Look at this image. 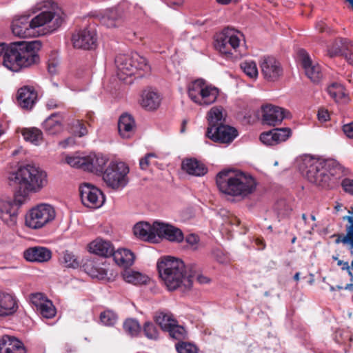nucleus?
<instances>
[{"label":"nucleus","mask_w":353,"mask_h":353,"mask_svg":"<svg viewBox=\"0 0 353 353\" xmlns=\"http://www.w3.org/2000/svg\"><path fill=\"white\" fill-rule=\"evenodd\" d=\"M47 174L39 168L32 165L20 166L16 172L9 174L8 181L10 185H16L19 191L14 194L13 200L0 201V217L8 225L14 224L17 221L18 208L26 201L30 192H37L47 183Z\"/></svg>","instance_id":"obj_1"},{"label":"nucleus","mask_w":353,"mask_h":353,"mask_svg":"<svg viewBox=\"0 0 353 353\" xmlns=\"http://www.w3.org/2000/svg\"><path fill=\"white\" fill-rule=\"evenodd\" d=\"M46 6H49L50 9L42 11L30 21L27 15L14 19L11 25L12 33L19 37H30L34 34V28L48 23V32L57 30L63 22L64 13L54 2L47 1Z\"/></svg>","instance_id":"obj_2"},{"label":"nucleus","mask_w":353,"mask_h":353,"mask_svg":"<svg viewBox=\"0 0 353 353\" xmlns=\"http://www.w3.org/2000/svg\"><path fill=\"white\" fill-rule=\"evenodd\" d=\"M41 48V43L37 40L15 42L9 46L0 43V57L3 56V63L5 67L12 71L18 72L39 62L37 51Z\"/></svg>","instance_id":"obj_3"},{"label":"nucleus","mask_w":353,"mask_h":353,"mask_svg":"<svg viewBox=\"0 0 353 353\" xmlns=\"http://www.w3.org/2000/svg\"><path fill=\"white\" fill-rule=\"evenodd\" d=\"M157 270L169 290L181 289L184 292L191 289L194 272L181 260L171 256L161 258L157 262Z\"/></svg>","instance_id":"obj_4"},{"label":"nucleus","mask_w":353,"mask_h":353,"mask_svg":"<svg viewBox=\"0 0 353 353\" xmlns=\"http://www.w3.org/2000/svg\"><path fill=\"white\" fill-rule=\"evenodd\" d=\"M307 180L323 188H330L336 183L339 167L332 160L305 157L299 166Z\"/></svg>","instance_id":"obj_5"},{"label":"nucleus","mask_w":353,"mask_h":353,"mask_svg":"<svg viewBox=\"0 0 353 353\" xmlns=\"http://www.w3.org/2000/svg\"><path fill=\"white\" fill-rule=\"evenodd\" d=\"M216 183L221 192L241 198L252 194L257 185L256 179L250 174L230 170L219 172L216 176Z\"/></svg>","instance_id":"obj_6"},{"label":"nucleus","mask_w":353,"mask_h":353,"mask_svg":"<svg viewBox=\"0 0 353 353\" xmlns=\"http://www.w3.org/2000/svg\"><path fill=\"white\" fill-rule=\"evenodd\" d=\"M239 32L229 27L215 35L214 47L225 58H239L243 55L240 50Z\"/></svg>","instance_id":"obj_7"},{"label":"nucleus","mask_w":353,"mask_h":353,"mask_svg":"<svg viewBox=\"0 0 353 353\" xmlns=\"http://www.w3.org/2000/svg\"><path fill=\"white\" fill-rule=\"evenodd\" d=\"M117 76L119 79L125 80V77L132 76L137 70H143L145 73L150 71V66L146 59L134 52L130 54H119L115 58Z\"/></svg>","instance_id":"obj_8"},{"label":"nucleus","mask_w":353,"mask_h":353,"mask_svg":"<svg viewBox=\"0 0 353 353\" xmlns=\"http://www.w3.org/2000/svg\"><path fill=\"white\" fill-rule=\"evenodd\" d=\"M56 216L54 208L42 203L32 208L26 216V225L32 229H39L52 221Z\"/></svg>","instance_id":"obj_9"},{"label":"nucleus","mask_w":353,"mask_h":353,"mask_svg":"<svg viewBox=\"0 0 353 353\" xmlns=\"http://www.w3.org/2000/svg\"><path fill=\"white\" fill-rule=\"evenodd\" d=\"M129 168L123 162H111L103 174V179L113 189L123 188L128 183Z\"/></svg>","instance_id":"obj_10"},{"label":"nucleus","mask_w":353,"mask_h":353,"mask_svg":"<svg viewBox=\"0 0 353 353\" xmlns=\"http://www.w3.org/2000/svg\"><path fill=\"white\" fill-rule=\"evenodd\" d=\"M259 66L263 79L268 82H276L283 76L284 70L282 64L274 57L261 58Z\"/></svg>","instance_id":"obj_11"},{"label":"nucleus","mask_w":353,"mask_h":353,"mask_svg":"<svg viewBox=\"0 0 353 353\" xmlns=\"http://www.w3.org/2000/svg\"><path fill=\"white\" fill-rule=\"evenodd\" d=\"M238 136L237 130L232 126L220 124L214 128L208 127L206 137L216 143L229 144Z\"/></svg>","instance_id":"obj_12"},{"label":"nucleus","mask_w":353,"mask_h":353,"mask_svg":"<svg viewBox=\"0 0 353 353\" xmlns=\"http://www.w3.org/2000/svg\"><path fill=\"white\" fill-rule=\"evenodd\" d=\"M97 34L95 28L90 26L74 34L72 37L76 48L84 50L95 49L97 46Z\"/></svg>","instance_id":"obj_13"},{"label":"nucleus","mask_w":353,"mask_h":353,"mask_svg":"<svg viewBox=\"0 0 353 353\" xmlns=\"http://www.w3.org/2000/svg\"><path fill=\"white\" fill-rule=\"evenodd\" d=\"M80 196L82 203L90 208H97L103 202L102 192L90 183H83L79 187Z\"/></svg>","instance_id":"obj_14"},{"label":"nucleus","mask_w":353,"mask_h":353,"mask_svg":"<svg viewBox=\"0 0 353 353\" xmlns=\"http://www.w3.org/2000/svg\"><path fill=\"white\" fill-rule=\"evenodd\" d=\"M154 229L157 236L170 242L181 243L184 240L181 230L172 225L157 221L154 222Z\"/></svg>","instance_id":"obj_15"},{"label":"nucleus","mask_w":353,"mask_h":353,"mask_svg":"<svg viewBox=\"0 0 353 353\" xmlns=\"http://www.w3.org/2000/svg\"><path fill=\"white\" fill-rule=\"evenodd\" d=\"M298 57L306 76L314 83H319L323 77L321 66L314 63L308 53L303 49L298 51Z\"/></svg>","instance_id":"obj_16"},{"label":"nucleus","mask_w":353,"mask_h":353,"mask_svg":"<svg viewBox=\"0 0 353 353\" xmlns=\"http://www.w3.org/2000/svg\"><path fill=\"white\" fill-rule=\"evenodd\" d=\"M289 114L282 108L267 104L262 106V122L264 125L275 126L281 123Z\"/></svg>","instance_id":"obj_17"},{"label":"nucleus","mask_w":353,"mask_h":353,"mask_svg":"<svg viewBox=\"0 0 353 353\" xmlns=\"http://www.w3.org/2000/svg\"><path fill=\"white\" fill-rule=\"evenodd\" d=\"M37 100V92L32 86L19 88L17 94V104L23 109L31 110Z\"/></svg>","instance_id":"obj_18"},{"label":"nucleus","mask_w":353,"mask_h":353,"mask_svg":"<svg viewBox=\"0 0 353 353\" xmlns=\"http://www.w3.org/2000/svg\"><path fill=\"white\" fill-rule=\"evenodd\" d=\"M0 353H26V350L17 338L4 335L0 339Z\"/></svg>","instance_id":"obj_19"},{"label":"nucleus","mask_w":353,"mask_h":353,"mask_svg":"<svg viewBox=\"0 0 353 353\" xmlns=\"http://www.w3.org/2000/svg\"><path fill=\"white\" fill-rule=\"evenodd\" d=\"M99 17L100 23L109 28L120 26L123 22L121 13L114 8L103 11Z\"/></svg>","instance_id":"obj_20"},{"label":"nucleus","mask_w":353,"mask_h":353,"mask_svg":"<svg viewBox=\"0 0 353 353\" xmlns=\"http://www.w3.org/2000/svg\"><path fill=\"white\" fill-rule=\"evenodd\" d=\"M24 258L31 262H46L52 257L51 251L44 247H32L25 250Z\"/></svg>","instance_id":"obj_21"},{"label":"nucleus","mask_w":353,"mask_h":353,"mask_svg":"<svg viewBox=\"0 0 353 353\" xmlns=\"http://www.w3.org/2000/svg\"><path fill=\"white\" fill-rule=\"evenodd\" d=\"M161 100V97L157 92L147 89L142 92L140 104L147 110H154L159 107Z\"/></svg>","instance_id":"obj_22"},{"label":"nucleus","mask_w":353,"mask_h":353,"mask_svg":"<svg viewBox=\"0 0 353 353\" xmlns=\"http://www.w3.org/2000/svg\"><path fill=\"white\" fill-rule=\"evenodd\" d=\"M89 250L91 252L104 257L112 256L114 248L109 241L102 239H97L89 244Z\"/></svg>","instance_id":"obj_23"},{"label":"nucleus","mask_w":353,"mask_h":353,"mask_svg":"<svg viewBox=\"0 0 353 353\" xmlns=\"http://www.w3.org/2000/svg\"><path fill=\"white\" fill-rule=\"evenodd\" d=\"M181 168L188 174L202 176L208 172L207 167L196 159H187L182 161Z\"/></svg>","instance_id":"obj_24"},{"label":"nucleus","mask_w":353,"mask_h":353,"mask_svg":"<svg viewBox=\"0 0 353 353\" xmlns=\"http://www.w3.org/2000/svg\"><path fill=\"white\" fill-rule=\"evenodd\" d=\"M15 297L11 294L0 291V316L14 313L17 310Z\"/></svg>","instance_id":"obj_25"},{"label":"nucleus","mask_w":353,"mask_h":353,"mask_svg":"<svg viewBox=\"0 0 353 353\" xmlns=\"http://www.w3.org/2000/svg\"><path fill=\"white\" fill-rule=\"evenodd\" d=\"M45 132L49 134H57L63 130V117L59 113L49 116L42 124Z\"/></svg>","instance_id":"obj_26"},{"label":"nucleus","mask_w":353,"mask_h":353,"mask_svg":"<svg viewBox=\"0 0 353 353\" xmlns=\"http://www.w3.org/2000/svg\"><path fill=\"white\" fill-rule=\"evenodd\" d=\"M85 170L92 172L103 173L105 171V166L108 161L107 157L102 154H91L87 156Z\"/></svg>","instance_id":"obj_27"},{"label":"nucleus","mask_w":353,"mask_h":353,"mask_svg":"<svg viewBox=\"0 0 353 353\" xmlns=\"http://www.w3.org/2000/svg\"><path fill=\"white\" fill-rule=\"evenodd\" d=\"M133 232L135 236L144 241H153L157 236L154 223L151 225L146 222H139L134 226Z\"/></svg>","instance_id":"obj_28"},{"label":"nucleus","mask_w":353,"mask_h":353,"mask_svg":"<svg viewBox=\"0 0 353 353\" xmlns=\"http://www.w3.org/2000/svg\"><path fill=\"white\" fill-rule=\"evenodd\" d=\"M135 123L133 117L128 114H123L118 121V130L121 137L128 139L134 134Z\"/></svg>","instance_id":"obj_29"},{"label":"nucleus","mask_w":353,"mask_h":353,"mask_svg":"<svg viewBox=\"0 0 353 353\" xmlns=\"http://www.w3.org/2000/svg\"><path fill=\"white\" fill-rule=\"evenodd\" d=\"M115 263L124 268L132 265L134 261V254L128 249H118L112 254Z\"/></svg>","instance_id":"obj_30"},{"label":"nucleus","mask_w":353,"mask_h":353,"mask_svg":"<svg viewBox=\"0 0 353 353\" xmlns=\"http://www.w3.org/2000/svg\"><path fill=\"white\" fill-rule=\"evenodd\" d=\"M83 268L85 272L93 278L103 279L107 275L106 270L101 267V265L94 260H87L83 265Z\"/></svg>","instance_id":"obj_31"},{"label":"nucleus","mask_w":353,"mask_h":353,"mask_svg":"<svg viewBox=\"0 0 353 353\" xmlns=\"http://www.w3.org/2000/svg\"><path fill=\"white\" fill-rule=\"evenodd\" d=\"M343 220L348 222L345 226L346 234L342 233L334 234V236L336 237L335 243L350 245V248L353 249V216H343Z\"/></svg>","instance_id":"obj_32"},{"label":"nucleus","mask_w":353,"mask_h":353,"mask_svg":"<svg viewBox=\"0 0 353 353\" xmlns=\"http://www.w3.org/2000/svg\"><path fill=\"white\" fill-rule=\"evenodd\" d=\"M350 41L347 39H336L328 48V54L330 57L343 55L345 57V51L347 50Z\"/></svg>","instance_id":"obj_33"},{"label":"nucleus","mask_w":353,"mask_h":353,"mask_svg":"<svg viewBox=\"0 0 353 353\" xmlns=\"http://www.w3.org/2000/svg\"><path fill=\"white\" fill-rule=\"evenodd\" d=\"M21 134L26 141L35 145H39L43 140V132L37 128H23Z\"/></svg>","instance_id":"obj_34"},{"label":"nucleus","mask_w":353,"mask_h":353,"mask_svg":"<svg viewBox=\"0 0 353 353\" xmlns=\"http://www.w3.org/2000/svg\"><path fill=\"white\" fill-rule=\"evenodd\" d=\"M208 127H216L223 124L225 119L223 117V108L214 106L208 113Z\"/></svg>","instance_id":"obj_35"},{"label":"nucleus","mask_w":353,"mask_h":353,"mask_svg":"<svg viewBox=\"0 0 353 353\" xmlns=\"http://www.w3.org/2000/svg\"><path fill=\"white\" fill-rule=\"evenodd\" d=\"M154 321L163 330L165 331L172 323H175L176 319L170 312L159 311L156 312Z\"/></svg>","instance_id":"obj_36"},{"label":"nucleus","mask_w":353,"mask_h":353,"mask_svg":"<svg viewBox=\"0 0 353 353\" xmlns=\"http://www.w3.org/2000/svg\"><path fill=\"white\" fill-rule=\"evenodd\" d=\"M219 94V89L211 85L205 87L203 97L199 103V105H209L214 103Z\"/></svg>","instance_id":"obj_37"},{"label":"nucleus","mask_w":353,"mask_h":353,"mask_svg":"<svg viewBox=\"0 0 353 353\" xmlns=\"http://www.w3.org/2000/svg\"><path fill=\"white\" fill-rule=\"evenodd\" d=\"M123 277L126 282L134 285L145 283L147 281V277L143 274L131 270H125L123 273Z\"/></svg>","instance_id":"obj_38"},{"label":"nucleus","mask_w":353,"mask_h":353,"mask_svg":"<svg viewBox=\"0 0 353 353\" xmlns=\"http://www.w3.org/2000/svg\"><path fill=\"white\" fill-rule=\"evenodd\" d=\"M61 263L66 268H78L81 265V263L78 258L68 250L63 252L61 258Z\"/></svg>","instance_id":"obj_39"},{"label":"nucleus","mask_w":353,"mask_h":353,"mask_svg":"<svg viewBox=\"0 0 353 353\" xmlns=\"http://www.w3.org/2000/svg\"><path fill=\"white\" fill-rule=\"evenodd\" d=\"M41 316L46 319H51L56 314V309L52 304V302L49 300H46L39 305L37 308Z\"/></svg>","instance_id":"obj_40"},{"label":"nucleus","mask_w":353,"mask_h":353,"mask_svg":"<svg viewBox=\"0 0 353 353\" xmlns=\"http://www.w3.org/2000/svg\"><path fill=\"white\" fill-rule=\"evenodd\" d=\"M327 91L329 95L336 102L345 97L343 87L337 83H333L328 86Z\"/></svg>","instance_id":"obj_41"},{"label":"nucleus","mask_w":353,"mask_h":353,"mask_svg":"<svg viewBox=\"0 0 353 353\" xmlns=\"http://www.w3.org/2000/svg\"><path fill=\"white\" fill-rule=\"evenodd\" d=\"M165 331L169 333L171 338L176 340H183L185 337V330L183 326L178 325V322L176 320L175 323H172L170 327L168 328Z\"/></svg>","instance_id":"obj_42"},{"label":"nucleus","mask_w":353,"mask_h":353,"mask_svg":"<svg viewBox=\"0 0 353 353\" xmlns=\"http://www.w3.org/2000/svg\"><path fill=\"white\" fill-rule=\"evenodd\" d=\"M202 85H203V79H198L194 81H192L188 85V94L192 101H196V99H198L199 90Z\"/></svg>","instance_id":"obj_43"},{"label":"nucleus","mask_w":353,"mask_h":353,"mask_svg":"<svg viewBox=\"0 0 353 353\" xmlns=\"http://www.w3.org/2000/svg\"><path fill=\"white\" fill-rule=\"evenodd\" d=\"M123 329L130 335L137 336L141 332V325L136 319H128L123 323Z\"/></svg>","instance_id":"obj_44"},{"label":"nucleus","mask_w":353,"mask_h":353,"mask_svg":"<svg viewBox=\"0 0 353 353\" xmlns=\"http://www.w3.org/2000/svg\"><path fill=\"white\" fill-rule=\"evenodd\" d=\"M243 72L251 79H255L258 76V69L255 62L252 61H245L240 64Z\"/></svg>","instance_id":"obj_45"},{"label":"nucleus","mask_w":353,"mask_h":353,"mask_svg":"<svg viewBox=\"0 0 353 353\" xmlns=\"http://www.w3.org/2000/svg\"><path fill=\"white\" fill-rule=\"evenodd\" d=\"M87 157L68 156L65 157L66 163L72 167L81 168L85 170Z\"/></svg>","instance_id":"obj_46"},{"label":"nucleus","mask_w":353,"mask_h":353,"mask_svg":"<svg viewBox=\"0 0 353 353\" xmlns=\"http://www.w3.org/2000/svg\"><path fill=\"white\" fill-rule=\"evenodd\" d=\"M273 132L276 144L286 141L292 134V130L289 128H274Z\"/></svg>","instance_id":"obj_47"},{"label":"nucleus","mask_w":353,"mask_h":353,"mask_svg":"<svg viewBox=\"0 0 353 353\" xmlns=\"http://www.w3.org/2000/svg\"><path fill=\"white\" fill-rule=\"evenodd\" d=\"M143 333L145 336L150 339H157L158 337V330L151 322H146L143 325Z\"/></svg>","instance_id":"obj_48"},{"label":"nucleus","mask_w":353,"mask_h":353,"mask_svg":"<svg viewBox=\"0 0 353 353\" xmlns=\"http://www.w3.org/2000/svg\"><path fill=\"white\" fill-rule=\"evenodd\" d=\"M101 321L106 325H112L117 321V315L110 310H106L100 314Z\"/></svg>","instance_id":"obj_49"},{"label":"nucleus","mask_w":353,"mask_h":353,"mask_svg":"<svg viewBox=\"0 0 353 353\" xmlns=\"http://www.w3.org/2000/svg\"><path fill=\"white\" fill-rule=\"evenodd\" d=\"M178 353H197V348L190 343L180 342L176 344Z\"/></svg>","instance_id":"obj_50"},{"label":"nucleus","mask_w":353,"mask_h":353,"mask_svg":"<svg viewBox=\"0 0 353 353\" xmlns=\"http://www.w3.org/2000/svg\"><path fill=\"white\" fill-rule=\"evenodd\" d=\"M274 136L273 130H272L268 132L261 133L260 135V140L263 143L267 145H276Z\"/></svg>","instance_id":"obj_51"},{"label":"nucleus","mask_w":353,"mask_h":353,"mask_svg":"<svg viewBox=\"0 0 353 353\" xmlns=\"http://www.w3.org/2000/svg\"><path fill=\"white\" fill-rule=\"evenodd\" d=\"M156 158V155L154 153H148L145 156L141 158L139 161V166L141 170H147L151 163V159Z\"/></svg>","instance_id":"obj_52"},{"label":"nucleus","mask_w":353,"mask_h":353,"mask_svg":"<svg viewBox=\"0 0 353 353\" xmlns=\"http://www.w3.org/2000/svg\"><path fill=\"white\" fill-rule=\"evenodd\" d=\"M341 185L345 192L353 195V179H344L342 181Z\"/></svg>","instance_id":"obj_53"},{"label":"nucleus","mask_w":353,"mask_h":353,"mask_svg":"<svg viewBox=\"0 0 353 353\" xmlns=\"http://www.w3.org/2000/svg\"><path fill=\"white\" fill-rule=\"evenodd\" d=\"M185 241L191 245L194 250L197 248V244L199 242V237L195 234H190L185 237Z\"/></svg>","instance_id":"obj_54"},{"label":"nucleus","mask_w":353,"mask_h":353,"mask_svg":"<svg viewBox=\"0 0 353 353\" xmlns=\"http://www.w3.org/2000/svg\"><path fill=\"white\" fill-rule=\"evenodd\" d=\"M30 301L33 305H34L37 308L39 307L40 304H42L43 301L46 300L43 299V295L41 293L32 294L30 296Z\"/></svg>","instance_id":"obj_55"},{"label":"nucleus","mask_w":353,"mask_h":353,"mask_svg":"<svg viewBox=\"0 0 353 353\" xmlns=\"http://www.w3.org/2000/svg\"><path fill=\"white\" fill-rule=\"evenodd\" d=\"M342 130L347 138L353 139V121L343 125Z\"/></svg>","instance_id":"obj_56"},{"label":"nucleus","mask_w":353,"mask_h":353,"mask_svg":"<svg viewBox=\"0 0 353 353\" xmlns=\"http://www.w3.org/2000/svg\"><path fill=\"white\" fill-rule=\"evenodd\" d=\"M345 58L347 61L353 65V42H350L349 44L347 50L345 51Z\"/></svg>","instance_id":"obj_57"},{"label":"nucleus","mask_w":353,"mask_h":353,"mask_svg":"<svg viewBox=\"0 0 353 353\" xmlns=\"http://www.w3.org/2000/svg\"><path fill=\"white\" fill-rule=\"evenodd\" d=\"M318 119L320 121L325 122L330 119V114L326 110H319L318 112Z\"/></svg>","instance_id":"obj_58"},{"label":"nucleus","mask_w":353,"mask_h":353,"mask_svg":"<svg viewBox=\"0 0 353 353\" xmlns=\"http://www.w3.org/2000/svg\"><path fill=\"white\" fill-rule=\"evenodd\" d=\"M207 85H208V84H207L206 81L203 79V85L201 86L200 89L199 90L198 99H196V101H193V102L199 105L201 97H203L205 87H207Z\"/></svg>","instance_id":"obj_59"},{"label":"nucleus","mask_w":353,"mask_h":353,"mask_svg":"<svg viewBox=\"0 0 353 353\" xmlns=\"http://www.w3.org/2000/svg\"><path fill=\"white\" fill-rule=\"evenodd\" d=\"M327 25L325 24V22H323L322 21H320L317 22L316 24V29L319 32H326L327 31Z\"/></svg>","instance_id":"obj_60"},{"label":"nucleus","mask_w":353,"mask_h":353,"mask_svg":"<svg viewBox=\"0 0 353 353\" xmlns=\"http://www.w3.org/2000/svg\"><path fill=\"white\" fill-rule=\"evenodd\" d=\"M196 281L201 284H205L208 283L210 281V279L205 276L199 274L196 276Z\"/></svg>","instance_id":"obj_61"},{"label":"nucleus","mask_w":353,"mask_h":353,"mask_svg":"<svg viewBox=\"0 0 353 353\" xmlns=\"http://www.w3.org/2000/svg\"><path fill=\"white\" fill-rule=\"evenodd\" d=\"M57 63H54V62H51V63H48V72L52 74H54L56 73L57 72Z\"/></svg>","instance_id":"obj_62"},{"label":"nucleus","mask_w":353,"mask_h":353,"mask_svg":"<svg viewBox=\"0 0 353 353\" xmlns=\"http://www.w3.org/2000/svg\"><path fill=\"white\" fill-rule=\"evenodd\" d=\"M337 265L339 266H341V269L343 270H347V272L349 270V263L347 261H343L342 260H338Z\"/></svg>","instance_id":"obj_63"},{"label":"nucleus","mask_w":353,"mask_h":353,"mask_svg":"<svg viewBox=\"0 0 353 353\" xmlns=\"http://www.w3.org/2000/svg\"><path fill=\"white\" fill-rule=\"evenodd\" d=\"M79 137H83L84 136L85 134H87V129H86V127L85 126V125L82 123H79Z\"/></svg>","instance_id":"obj_64"}]
</instances>
